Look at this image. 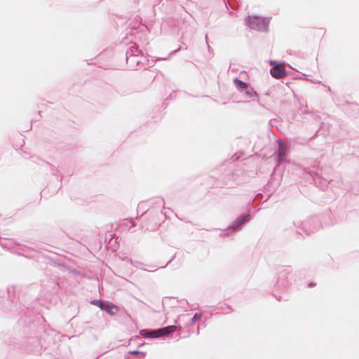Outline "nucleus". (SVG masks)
<instances>
[{
  "mask_svg": "<svg viewBox=\"0 0 359 359\" xmlns=\"http://www.w3.org/2000/svg\"><path fill=\"white\" fill-rule=\"evenodd\" d=\"M137 353V351H133V352H132V353Z\"/></svg>",
  "mask_w": 359,
  "mask_h": 359,
  "instance_id": "obj_9",
  "label": "nucleus"
},
{
  "mask_svg": "<svg viewBox=\"0 0 359 359\" xmlns=\"http://www.w3.org/2000/svg\"><path fill=\"white\" fill-rule=\"evenodd\" d=\"M270 22V18L258 16H249L247 23L250 27L259 31H266Z\"/></svg>",
  "mask_w": 359,
  "mask_h": 359,
  "instance_id": "obj_1",
  "label": "nucleus"
},
{
  "mask_svg": "<svg viewBox=\"0 0 359 359\" xmlns=\"http://www.w3.org/2000/svg\"><path fill=\"white\" fill-rule=\"evenodd\" d=\"M202 318L201 313H196L192 318V323H194L198 320H200Z\"/></svg>",
  "mask_w": 359,
  "mask_h": 359,
  "instance_id": "obj_7",
  "label": "nucleus"
},
{
  "mask_svg": "<svg viewBox=\"0 0 359 359\" xmlns=\"http://www.w3.org/2000/svg\"><path fill=\"white\" fill-rule=\"evenodd\" d=\"M100 307L102 309L106 310L107 311H108L110 313H112V310H114L115 311H117V307L114 306V305H112V304H110V305L107 304L105 306H104L103 305H101Z\"/></svg>",
  "mask_w": 359,
  "mask_h": 359,
  "instance_id": "obj_5",
  "label": "nucleus"
},
{
  "mask_svg": "<svg viewBox=\"0 0 359 359\" xmlns=\"http://www.w3.org/2000/svg\"><path fill=\"white\" fill-rule=\"evenodd\" d=\"M271 74L275 79H282L285 76V69L283 65H275L271 69Z\"/></svg>",
  "mask_w": 359,
  "mask_h": 359,
  "instance_id": "obj_3",
  "label": "nucleus"
},
{
  "mask_svg": "<svg viewBox=\"0 0 359 359\" xmlns=\"http://www.w3.org/2000/svg\"><path fill=\"white\" fill-rule=\"evenodd\" d=\"M325 34V30L323 28L315 29L313 32V37L316 39H321Z\"/></svg>",
  "mask_w": 359,
  "mask_h": 359,
  "instance_id": "obj_4",
  "label": "nucleus"
},
{
  "mask_svg": "<svg viewBox=\"0 0 359 359\" xmlns=\"http://www.w3.org/2000/svg\"><path fill=\"white\" fill-rule=\"evenodd\" d=\"M176 330V327L174 325L168 326L158 330H154L149 332V336L151 337L156 338L159 337H162L170 333H172Z\"/></svg>",
  "mask_w": 359,
  "mask_h": 359,
  "instance_id": "obj_2",
  "label": "nucleus"
},
{
  "mask_svg": "<svg viewBox=\"0 0 359 359\" xmlns=\"http://www.w3.org/2000/svg\"><path fill=\"white\" fill-rule=\"evenodd\" d=\"M285 154V149L283 147L280 146L279 149V156H282Z\"/></svg>",
  "mask_w": 359,
  "mask_h": 359,
  "instance_id": "obj_8",
  "label": "nucleus"
},
{
  "mask_svg": "<svg viewBox=\"0 0 359 359\" xmlns=\"http://www.w3.org/2000/svg\"><path fill=\"white\" fill-rule=\"evenodd\" d=\"M234 83L237 88H241V89H245L248 87L247 83L243 82L241 80L235 79Z\"/></svg>",
  "mask_w": 359,
  "mask_h": 359,
  "instance_id": "obj_6",
  "label": "nucleus"
}]
</instances>
